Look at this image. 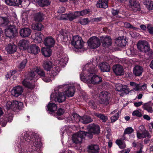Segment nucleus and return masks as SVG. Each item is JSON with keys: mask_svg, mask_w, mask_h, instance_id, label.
<instances>
[{"mask_svg": "<svg viewBox=\"0 0 153 153\" xmlns=\"http://www.w3.org/2000/svg\"><path fill=\"white\" fill-rule=\"evenodd\" d=\"M143 136L144 135H143L142 132H141L140 130L137 132V136L138 139H141L144 138Z\"/></svg>", "mask_w": 153, "mask_h": 153, "instance_id": "58", "label": "nucleus"}, {"mask_svg": "<svg viewBox=\"0 0 153 153\" xmlns=\"http://www.w3.org/2000/svg\"><path fill=\"white\" fill-rule=\"evenodd\" d=\"M17 48V46L16 45L9 44L6 48V50L8 53L11 54L15 52Z\"/></svg>", "mask_w": 153, "mask_h": 153, "instance_id": "31", "label": "nucleus"}, {"mask_svg": "<svg viewBox=\"0 0 153 153\" xmlns=\"http://www.w3.org/2000/svg\"><path fill=\"white\" fill-rule=\"evenodd\" d=\"M88 43V46L91 48H96L100 45V39L96 36H93L89 39Z\"/></svg>", "mask_w": 153, "mask_h": 153, "instance_id": "5", "label": "nucleus"}, {"mask_svg": "<svg viewBox=\"0 0 153 153\" xmlns=\"http://www.w3.org/2000/svg\"><path fill=\"white\" fill-rule=\"evenodd\" d=\"M9 22L8 20L6 17H0V25L3 26H6Z\"/></svg>", "mask_w": 153, "mask_h": 153, "instance_id": "47", "label": "nucleus"}, {"mask_svg": "<svg viewBox=\"0 0 153 153\" xmlns=\"http://www.w3.org/2000/svg\"><path fill=\"white\" fill-rule=\"evenodd\" d=\"M95 66L91 63L86 64L83 68L81 73L80 74L81 79L83 82L96 84L102 81V78L98 76L94 75L95 72Z\"/></svg>", "mask_w": 153, "mask_h": 153, "instance_id": "1", "label": "nucleus"}, {"mask_svg": "<svg viewBox=\"0 0 153 153\" xmlns=\"http://www.w3.org/2000/svg\"><path fill=\"white\" fill-rule=\"evenodd\" d=\"M138 49L141 52L145 53L150 50V45L147 42L144 40L139 41L137 44Z\"/></svg>", "mask_w": 153, "mask_h": 153, "instance_id": "4", "label": "nucleus"}, {"mask_svg": "<svg viewBox=\"0 0 153 153\" xmlns=\"http://www.w3.org/2000/svg\"><path fill=\"white\" fill-rule=\"evenodd\" d=\"M116 143L121 149H124L126 147L125 143H123L121 140H117L116 141Z\"/></svg>", "mask_w": 153, "mask_h": 153, "instance_id": "50", "label": "nucleus"}, {"mask_svg": "<svg viewBox=\"0 0 153 153\" xmlns=\"http://www.w3.org/2000/svg\"><path fill=\"white\" fill-rule=\"evenodd\" d=\"M6 106L8 109H12L14 108L20 109L22 108L23 104L21 102H19L16 100L14 101L13 102L8 101L7 102Z\"/></svg>", "mask_w": 153, "mask_h": 153, "instance_id": "7", "label": "nucleus"}, {"mask_svg": "<svg viewBox=\"0 0 153 153\" xmlns=\"http://www.w3.org/2000/svg\"><path fill=\"white\" fill-rule=\"evenodd\" d=\"M68 88L65 92V94L68 97H72L74 94L75 88L73 86L67 85Z\"/></svg>", "mask_w": 153, "mask_h": 153, "instance_id": "21", "label": "nucleus"}, {"mask_svg": "<svg viewBox=\"0 0 153 153\" xmlns=\"http://www.w3.org/2000/svg\"><path fill=\"white\" fill-rule=\"evenodd\" d=\"M27 50L29 53L33 54H38L40 51L39 47L35 44L30 45L28 47Z\"/></svg>", "mask_w": 153, "mask_h": 153, "instance_id": "18", "label": "nucleus"}, {"mask_svg": "<svg viewBox=\"0 0 153 153\" xmlns=\"http://www.w3.org/2000/svg\"><path fill=\"white\" fill-rule=\"evenodd\" d=\"M35 72H36L38 75L42 77V79L45 82H49L51 81V79L48 78L46 79L47 78V76H45V73L42 69L40 68H36Z\"/></svg>", "mask_w": 153, "mask_h": 153, "instance_id": "19", "label": "nucleus"}, {"mask_svg": "<svg viewBox=\"0 0 153 153\" xmlns=\"http://www.w3.org/2000/svg\"><path fill=\"white\" fill-rule=\"evenodd\" d=\"M129 6L134 11L140 10V5L136 0H129Z\"/></svg>", "mask_w": 153, "mask_h": 153, "instance_id": "16", "label": "nucleus"}, {"mask_svg": "<svg viewBox=\"0 0 153 153\" xmlns=\"http://www.w3.org/2000/svg\"><path fill=\"white\" fill-rule=\"evenodd\" d=\"M50 48H43L41 49L42 54L45 57H49L51 54V51Z\"/></svg>", "mask_w": 153, "mask_h": 153, "instance_id": "37", "label": "nucleus"}, {"mask_svg": "<svg viewBox=\"0 0 153 153\" xmlns=\"http://www.w3.org/2000/svg\"><path fill=\"white\" fill-rule=\"evenodd\" d=\"M100 40L103 46L104 47H108L111 45L112 40L109 36H102L101 37Z\"/></svg>", "mask_w": 153, "mask_h": 153, "instance_id": "13", "label": "nucleus"}, {"mask_svg": "<svg viewBox=\"0 0 153 153\" xmlns=\"http://www.w3.org/2000/svg\"><path fill=\"white\" fill-rule=\"evenodd\" d=\"M144 108L149 112L152 113L153 112L152 108L148 104H146L145 105Z\"/></svg>", "mask_w": 153, "mask_h": 153, "instance_id": "57", "label": "nucleus"}, {"mask_svg": "<svg viewBox=\"0 0 153 153\" xmlns=\"http://www.w3.org/2000/svg\"><path fill=\"white\" fill-rule=\"evenodd\" d=\"M89 9H86L80 11H77L78 17L81 16H83L88 13L90 12Z\"/></svg>", "mask_w": 153, "mask_h": 153, "instance_id": "49", "label": "nucleus"}, {"mask_svg": "<svg viewBox=\"0 0 153 153\" xmlns=\"http://www.w3.org/2000/svg\"><path fill=\"white\" fill-rule=\"evenodd\" d=\"M22 22L25 23L27 22L28 18V14L26 12L23 13L22 14Z\"/></svg>", "mask_w": 153, "mask_h": 153, "instance_id": "52", "label": "nucleus"}, {"mask_svg": "<svg viewBox=\"0 0 153 153\" xmlns=\"http://www.w3.org/2000/svg\"><path fill=\"white\" fill-rule=\"evenodd\" d=\"M149 32L151 34H153V27L151 24H148L147 26Z\"/></svg>", "mask_w": 153, "mask_h": 153, "instance_id": "56", "label": "nucleus"}, {"mask_svg": "<svg viewBox=\"0 0 153 153\" xmlns=\"http://www.w3.org/2000/svg\"><path fill=\"white\" fill-rule=\"evenodd\" d=\"M65 96L62 93L58 92V94L53 93L51 95V100L56 102L57 101L59 102H61L64 101L65 100Z\"/></svg>", "mask_w": 153, "mask_h": 153, "instance_id": "6", "label": "nucleus"}, {"mask_svg": "<svg viewBox=\"0 0 153 153\" xmlns=\"http://www.w3.org/2000/svg\"><path fill=\"white\" fill-rule=\"evenodd\" d=\"M114 72L117 76H120L123 74V70L122 66L119 65H114L113 67Z\"/></svg>", "mask_w": 153, "mask_h": 153, "instance_id": "22", "label": "nucleus"}, {"mask_svg": "<svg viewBox=\"0 0 153 153\" xmlns=\"http://www.w3.org/2000/svg\"><path fill=\"white\" fill-rule=\"evenodd\" d=\"M29 79L30 80L32 79L29 78L28 79H25L22 81V84L25 87L30 88L33 89L35 87L34 83H31L29 81Z\"/></svg>", "mask_w": 153, "mask_h": 153, "instance_id": "30", "label": "nucleus"}, {"mask_svg": "<svg viewBox=\"0 0 153 153\" xmlns=\"http://www.w3.org/2000/svg\"><path fill=\"white\" fill-rule=\"evenodd\" d=\"M29 44L30 42L27 40H22L19 41V46L21 50H25L27 48H28Z\"/></svg>", "mask_w": 153, "mask_h": 153, "instance_id": "24", "label": "nucleus"}, {"mask_svg": "<svg viewBox=\"0 0 153 153\" xmlns=\"http://www.w3.org/2000/svg\"><path fill=\"white\" fill-rule=\"evenodd\" d=\"M115 89L117 91L122 92L120 94L121 96H123L124 94H128L129 92V89L127 88L126 85H123L120 84H116Z\"/></svg>", "mask_w": 153, "mask_h": 153, "instance_id": "9", "label": "nucleus"}, {"mask_svg": "<svg viewBox=\"0 0 153 153\" xmlns=\"http://www.w3.org/2000/svg\"><path fill=\"white\" fill-rule=\"evenodd\" d=\"M31 30L28 28H24L21 29L20 31V35L23 37L29 36L31 33Z\"/></svg>", "mask_w": 153, "mask_h": 153, "instance_id": "27", "label": "nucleus"}, {"mask_svg": "<svg viewBox=\"0 0 153 153\" xmlns=\"http://www.w3.org/2000/svg\"><path fill=\"white\" fill-rule=\"evenodd\" d=\"M27 62V61L26 59H25L22 61L20 64L19 66V68L21 69H23L25 67Z\"/></svg>", "mask_w": 153, "mask_h": 153, "instance_id": "55", "label": "nucleus"}, {"mask_svg": "<svg viewBox=\"0 0 153 153\" xmlns=\"http://www.w3.org/2000/svg\"><path fill=\"white\" fill-rule=\"evenodd\" d=\"M51 70V76H53L57 75L60 71L59 67L58 66L54 65L50 70Z\"/></svg>", "mask_w": 153, "mask_h": 153, "instance_id": "35", "label": "nucleus"}, {"mask_svg": "<svg viewBox=\"0 0 153 153\" xmlns=\"http://www.w3.org/2000/svg\"><path fill=\"white\" fill-rule=\"evenodd\" d=\"M68 61V58L67 55L63 54L59 57L58 59L56 61V63L62 66H65Z\"/></svg>", "mask_w": 153, "mask_h": 153, "instance_id": "14", "label": "nucleus"}, {"mask_svg": "<svg viewBox=\"0 0 153 153\" xmlns=\"http://www.w3.org/2000/svg\"><path fill=\"white\" fill-rule=\"evenodd\" d=\"M17 30L15 27L13 26H10L5 32L6 36L9 38L14 36L16 33Z\"/></svg>", "mask_w": 153, "mask_h": 153, "instance_id": "17", "label": "nucleus"}, {"mask_svg": "<svg viewBox=\"0 0 153 153\" xmlns=\"http://www.w3.org/2000/svg\"><path fill=\"white\" fill-rule=\"evenodd\" d=\"M43 28L42 25L40 23H33L32 25V28L34 30L41 31Z\"/></svg>", "mask_w": 153, "mask_h": 153, "instance_id": "41", "label": "nucleus"}, {"mask_svg": "<svg viewBox=\"0 0 153 153\" xmlns=\"http://www.w3.org/2000/svg\"><path fill=\"white\" fill-rule=\"evenodd\" d=\"M94 115L100 119L103 122H105L108 120V117L103 114L98 113H95Z\"/></svg>", "mask_w": 153, "mask_h": 153, "instance_id": "48", "label": "nucleus"}, {"mask_svg": "<svg viewBox=\"0 0 153 153\" xmlns=\"http://www.w3.org/2000/svg\"><path fill=\"white\" fill-rule=\"evenodd\" d=\"M84 42L82 38L78 36H73L71 45L76 49H82L84 45Z\"/></svg>", "mask_w": 153, "mask_h": 153, "instance_id": "2", "label": "nucleus"}, {"mask_svg": "<svg viewBox=\"0 0 153 153\" xmlns=\"http://www.w3.org/2000/svg\"><path fill=\"white\" fill-rule=\"evenodd\" d=\"M144 4L148 10H153V1L149 0H147L144 2Z\"/></svg>", "mask_w": 153, "mask_h": 153, "instance_id": "45", "label": "nucleus"}, {"mask_svg": "<svg viewBox=\"0 0 153 153\" xmlns=\"http://www.w3.org/2000/svg\"><path fill=\"white\" fill-rule=\"evenodd\" d=\"M79 22L82 25H85L88 22V19H82L80 20Z\"/></svg>", "mask_w": 153, "mask_h": 153, "instance_id": "60", "label": "nucleus"}, {"mask_svg": "<svg viewBox=\"0 0 153 153\" xmlns=\"http://www.w3.org/2000/svg\"><path fill=\"white\" fill-rule=\"evenodd\" d=\"M45 16L42 13L38 12L33 15V20L36 22H41L45 18Z\"/></svg>", "mask_w": 153, "mask_h": 153, "instance_id": "25", "label": "nucleus"}, {"mask_svg": "<svg viewBox=\"0 0 153 153\" xmlns=\"http://www.w3.org/2000/svg\"><path fill=\"white\" fill-rule=\"evenodd\" d=\"M23 91L22 87L20 86H17L13 87L11 91V94L13 96L18 97L21 95Z\"/></svg>", "mask_w": 153, "mask_h": 153, "instance_id": "15", "label": "nucleus"}, {"mask_svg": "<svg viewBox=\"0 0 153 153\" xmlns=\"http://www.w3.org/2000/svg\"><path fill=\"white\" fill-rule=\"evenodd\" d=\"M47 107L48 110L51 114L54 112L57 109V106L55 104L50 102H49L47 105Z\"/></svg>", "mask_w": 153, "mask_h": 153, "instance_id": "28", "label": "nucleus"}, {"mask_svg": "<svg viewBox=\"0 0 153 153\" xmlns=\"http://www.w3.org/2000/svg\"><path fill=\"white\" fill-rule=\"evenodd\" d=\"M140 130L141 132H142L143 134L144 135V138L147 137L150 138L151 137V135L149 132L146 130L145 129L144 127L143 126H141L139 127Z\"/></svg>", "mask_w": 153, "mask_h": 153, "instance_id": "40", "label": "nucleus"}, {"mask_svg": "<svg viewBox=\"0 0 153 153\" xmlns=\"http://www.w3.org/2000/svg\"><path fill=\"white\" fill-rule=\"evenodd\" d=\"M89 105L93 108H95L96 107L95 103L93 101L89 102Z\"/></svg>", "mask_w": 153, "mask_h": 153, "instance_id": "64", "label": "nucleus"}, {"mask_svg": "<svg viewBox=\"0 0 153 153\" xmlns=\"http://www.w3.org/2000/svg\"><path fill=\"white\" fill-rule=\"evenodd\" d=\"M97 6L99 8H106L108 7L107 0H99Z\"/></svg>", "mask_w": 153, "mask_h": 153, "instance_id": "33", "label": "nucleus"}, {"mask_svg": "<svg viewBox=\"0 0 153 153\" xmlns=\"http://www.w3.org/2000/svg\"><path fill=\"white\" fill-rule=\"evenodd\" d=\"M13 114L11 113L6 114L4 117V120L6 121V122H5V123L3 125L2 123V126H5L7 121L9 122H11L13 120Z\"/></svg>", "mask_w": 153, "mask_h": 153, "instance_id": "44", "label": "nucleus"}, {"mask_svg": "<svg viewBox=\"0 0 153 153\" xmlns=\"http://www.w3.org/2000/svg\"><path fill=\"white\" fill-rule=\"evenodd\" d=\"M143 71V68L139 65L136 66L133 68V73L136 76H141Z\"/></svg>", "mask_w": 153, "mask_h": 153, "instance_id": "26", "label": "nucleus"}, {"mask_svg": "<svg viewBox=\"0 0 153 153\" xmlns=\"http://www.w3.org/2000/svg\"><path fill=\"white\" fill-rule=\"evenodd\" d=\"M79 121L83 123L87 124L91 122L92 120L90 117L85 115L82 117H80Z\"/></svg>", "mask_w": 153, "mask_h": 153, "instance_id": "39", "label": "nucleus"}, {"mask_svg": "<svg viewBox=\"0 0 153 153\" xmlns=\"http://www.w3.org/2000/svg\"><path fill=\"white\" fill-rule=\"evenodd\" d=\"M60 35V36H62L63 38V40L65 42H67L69 41L70 37L69 36V33L68 32H66L65 31H63L62 32Z\"/></svg>", "mask_w": 153, "mask_h": 153, "instance_id": "42", "label": "nucleus"}, {"mask_svg": "<svg viewBox=\"0 0 153 153\" xmlns=\"http://www.w3.org/2000/svg\"><path fill=\"white\" fill-rule=\"evenodd\" d=\"M100 68L102 72H109L110 67L109 64L106 62H103L100 64Z\"/></svg>", "mask_w": 153, "mask_h": 153, "instance_id": "29", "label": "nucleus"}, {"mask_svg": "<svg viewBox=\"0 0 153 153\" xmlns=\"http://www.w3.org/2000/svg\"><path fill=\"white\" fill-rule=\"evenodd\" d=\"M43 35L40 32L36 33L32 36V37L35 43H41L42 41V37Z\"/></svg>", "mask_w": 153, "mask_h": 153, "instance_id": "23", "label": "nucleus"}, {"mask_svg": "<svg viewBox=\"0 0 153 153\" xmlns=\"http://www.w3.org/2000/svg\"><path fill=\"white\" fill-rule=\"evenodd\" d=\"M132 115L133 116H136L138 117H141L142 115L141 113L137 110L133 111L132 113Z\"/></svg>", "mask_w": 153, "mask_h": 153, "instance_id": "54", "label": "nucleus"}, {"mask_svg": "<svg viewBox=\"0 0 153 153\" xmlns=\"http://www.w3.org/2000/svg\"><path fill=\"white\" fill-rule=\"evenodd\" d=\"M125 27L127 28H131L135 30H137L139 29L136 27H134L130 23L128 22H125L124 23Z\"/></svg>", "mask_w": 153, "mask_h": 153, "instance_id": "51", "label": "nucleus"}, {"mask_svg": "<svg viewBox=\"0 0 153 153\" xmlns=\"http://www.w3.org/2000/svg\"><path fill=\"white\" fill-rule=\"evenodd\" d=\"M100 98L101 103L107 105L110 99V94L107 91L102 92L100 94Z\"/></svg>", "mask_w": 153, "mask_h": 153, "instance_id": "8", "label": "nucleus"}, {"mask_svg": "<svg viewBox=\"0 0 153 153\" xmlns=\"http://www.w3.org/2000/svg\"><path fill=\"white\" fill-rule=\"evenodd\" d=\"M87 149L88 153H98L100 150L99 145L94 143L89 145Z\"/></svg>", "mask_w": 153, "mask_h": 153, "instance_id": "12", "label": "nucleus"}, {"mask_svg": "<svg viewBox=\"0 0 153 153\" xmlns=\"http://www.w3.org/2000/svg\"><path fill=\"white\" fill-rule=\"evenodd\" d=\"M29 133L27 132L24 135L25 139V140L28 142H31V143H33V146L37 148L39 147L41 145L40 139L39 138H36L35 136H29Z\"/></svg>", "mask_w": 153, "mask_h": 153, "instance_id": "3", "label": "nucleus"}, {"mask_svg": "<svg viewBox=\"0 0 153 153\" xmlns=\"http://www.w3.org/2000/svg\"><path fill=\"white\" fill-rule=\"evenodd\" d=\"M110 114L113 115L110 118L111 122H114L118 119L119 116V112L117 111V110H115L111 112Z\"/></svg>", "mask_w": 153, "mask_h": 153, "instance_id": "32", "label": "nucleus"}, {"mask_svg": "<svg viewBox=\"0 0 153 153\" xmlns=\"http://www.w3.org/2000/svg\"><path fill=\"white\" fill-rule=\"evenodd\" d=\"M134 131L133 129L131 127L127 128L124 132V134H128L132 133Z\"/></svg>", "mask_w": 153, "mask_h": 153, "instance_id": "53", "label": "nucleus"}, {"mask_svg": "<svg viewBox=\"0 0 153 153\" xmlns=\"http://www.w3.org/2000/svg\"><path fill=\"white\" fill-rule=\"evenodd\" d=\"M36 1L39 5L42 7L48 6L51 3V0H36Z\"/></svg>", "mask_w": 153, "mask_h": 153, "instance_id": "36", "label": "nucleus"}, {"mask_svg": "<svg viewBox=\"0 0 153 153\" xmlns=\"http://www.w3.org/2000/svg\"><path fill=\"white\" fill-rule=\"evenodd\" d=\"M85 133V135H84V138L85 137V136L89 138H91L92 137V133L89 132V130H88V132H87L84 131Z\"/></svg>", "mask_w": 153, "mask_h": 153, "instance_id": "59", "label": "nucleus"}, {"mask_svg": "<svg viewBox=\"0 0 153 153\" xmlns=\"http://www.w3.org/2000/svg\"><path fill=\"white\" fill-rule=\"evenodd\" d=\"M43 44L47 47L51 48L54 46L55 44V40L52 37L48 36L44 39Z\"/></svg>", "mask_w": 153, "mask_h": 153, "instance_id": "11", "label": "nucleus"}, {"mask_svg": "<svg viewBox=\"0 0 153 153\" xmlns=\"http://www.w3.org/2000/svg\"><path fill=\"white\" fill-rule=\"evenodd\" d=\"M6 4L10 5L17 6L21 4V0H4Z\"/></svg>", "mask_w": 153, "mask_h": 153, "instance_id": "34", "label": "nucleus"}, {"mask_svg": "<svg viewBox=\"0 0 153 153\" xmlns=\"http://www.w3.org/2000/svg\"><path fill=\"white\" fill-rule=\"evenodd\" d=\"M65 11V8L64 7H60L58 9L57 12L60 13L64 12Z\"/></svg>", "mask_w": 153, "mask_h": 153, "instance_id": "63", "label": "nucleus"}, {"mask_svg": "<svg viewBox=\"0 0 153 153\" xmlns=\"http://www.w3.org/2000/svg\"><path fill=\"white\" fill-rule=\"evenodd\" d=\"M68 19L70 21H72L74 19L78 17V14H77V11H76L74 13H70L67 14Z\"/></svg>", "mask_w": 153, "mask_h": 153, "instance_id": "46", "label": "nucleus"}, {"mask_svg": "<svg viewBox=\"0 0 153 153\" xmlns=\"http://www.w3.org/2000/svg\"><path fill=\"white\" fill-rule=\"evenodd\" d=\"M84 131H81L77 133L74 134L72 137V140L73 142L75 143H80L84 138L85 135Z\"/></svg>", "mask_w": 153, "mask_h": 153, "instance_id": "10", "label": "nucleus"}, {"mask_svg": "<svg viewBox=\"0 0 153 153\" xmlns=\"http://www.w3.org/2000/svg\"><path fill=\"white\" fill-rule=\"evenodd\" d=\"M64 113V111L61 108H59L57 112V114L58 115H61Z\"/></svg>", "mask_w": 153, "mask_h": 153, "instance_id": "62", "label": "nucleus"}, {"mask_svg": "<svg viewBox=\"0 0 153 153\" xmlns=\"http://www.w3.org/2000/svg\"><path fill=\"white\" fill-rule=\"evenodd\" d=\"M126 41L125 39L119 37L117 39L115 40V43L119 46H124L126 44Z\"/></svg>", "mask_w": 153, "mask_h": 153, "instance_id": "43", "label": "nucleus"}, {"mask_svg": "<svg viewBox=\"0 0 153 153\" xmlns=\"http://www.w3.org/2000/svg\"><path fill=\"white\" fill-rule=\"evenodd\" d=\"M88 128L89 132L94 134H98L100 132V128L99 126L91 124L88 126Z\"/></svg>", "mask_w": 153, "mask_h": 153, "instance_id": "20", "label": "nucleus"}, {"mask_svg": "<svg viewBox=\"0 0 153 153\" xmlns=\"http://www.w3.org/2000/svg\"><path fill=\"white\" fill-rule=\"evenodd\" d=\"M43 67L46 71H49L53 67L52 63L49 61H44L43 64Z\"/></svg>", "mask_w": 153, "mask_h": 153, "instance_id": "38", "label": "nucleus"}, {"mask_svg": "<svg viewBox=\"0 0 153 153\" xmlns=\"http://www.w3.org/2000/svg\"><path fill=\"white\" fill-rule=\"evenodd\" d=\"M72 115L74 120H76V121H79V119L80 118V117H79L77 114H73Z\"/></svg>", "mask_w": 153, "mask_h": 153, "instance_id": "61", "label": "nucleus"}]
</instances>
